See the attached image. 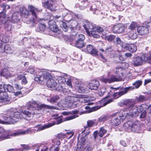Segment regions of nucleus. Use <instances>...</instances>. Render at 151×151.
Masks as SVG:
<instances>
[{
	"instance_id": "nucleus-24",
	"label": "nucleus",
	"mask_w": 151,
	"mask_h": 151,
	"mask_svg": "<svg viewBox=\"0 0 151 151\" xmlns=\"http://www.w3.org/2000/svg\"><path fill=\"white\" fill-rule=\"evenodd\" d=\"M8 20L7 16L4 14L3 12L0 13V22L2 24H5Z\"/></svg>"
},
{
	"instance_id": "nucleus-4",
	"label": "nucleus",
	"mask_w": 151,
	"mask_h": 151,
	"mask_svg": "<svg viewBox=\"0 0 151 151\" xmlns=\"http://www.w3.org/2000/svg\"><path fill=\"white\" fill-rule=\"evenodd\" d=\"M54 124H45L43 126H40V125H38L37 126L38 127H39L37 130H36L35 129H31L29 128L26 130L18 131L14 133H12V135L13 136H15L19 135L31 134L33 132L35 133L37 132L40 131L51 127Z\"/></svg>"
},
{
	"instance_id": "nucleus-19",
	"label": "nucleus",
	"mask_w": 151,
	"mask_h": 151,
	"mask_svg": "<svg viewBox=\"0 0 151 151\" xmlns=\"http://www.w3.org/2000/svg\"><path fill=\"white\" fill-rule=\"evenodd\" d=\"M89 32V34H88L90 36H92L96 38H98L99 37V34H100L101 33L102 34L103 32H104V30L102 29V30L101 32H99V29H94L92 31H90Z\"/></svg>"
},
{
	"instance_id": "nucleus-10",
	"label": "nucleus",
	"mask_w": 151,
	"mask_h": 151,
	"mask_svg": "<svg viewBox=\"0 0 151 151\" xmlns=\"http://www.w3.org/2000/svg\"><path fill=\"white\" fill-rule=\"evenodd\" d=\"M95 120H88L87 122V126L84 127V130L82 132V133H85V136L88 134L89 132V127H91L97 124L95 122Z\"/></svg>"
},
{
	"instance_id": "nucleus-39",
	"label": "nucleus",
	"mask_w": 151,
	"mask_h": 151,
	"mask_svg": "<svg viewBox=\"0 0 151 151\" xmlns=\"http://www.w3.org/2000/svg\"><path fill=\"white\" fill-rule=\"evenodd\" d=\"M1 75L4 76L8 77L10 76V74L7 69L4 68L3 69L1 72Z\"/></svg>"
},
{
	"instance_id": "nucleus-45",
	"label": "nucleus",
	"mask_w": 151,
	"mask_h": 151,
	"mask_svg": "<svg viewBox=\"0 0 151 151\" xmlns=\"http://www.w3.org/2000/svg\"><path fill=\"white\" fill-rule=\"evenodd\" d=\"M116 42L117 44L121 46L123 48V46H125V45H123V42H122L120 38L117 37L116 39Z\"/></svg>"
},
{
	"instance_id": "nucleus-21",
	"label": "nucleus",
	"mask_w": 151,
	"mask_h": 151,
	"mask_svg": "<svg viewBox=\"0 0 151 151\" xmlns=\"http://www.w3.org/2000/svg\"><path fill=\"white\" fill-rule=\"evenodd\" d=\"M89 2L87 1H81L80 3H78L76 5V8H79L81 10L84 9L87 6L89 5Z\"/></svg>"
},
{
	"instance_id": "nucleus-61",
	"label": "nucleus",
	"mask_w": 151,
	"mask_h": 151,
	"mask_svg": "<svg viewBox=\"0 0 151 151\" xmlns=\"http://www.w3.org/2000/svg\"><path fill=\"white\" fill-rule=\"evenodd\" d=\"M66 83L69 86L72 87V85L71 84V80L70 79H69L68 80Z\"/></svg>"
},
{
	"instance_id": "nucleus-28",
	"label": "nucleus",
	"mask_w": 151,
	"mask_h": 151,
	"mask_svg": "<svg viewBox=\"0 0 151 151\" xmlns=\"http://www.w3.org/2000/svg\"><path fill=\"white\" fill-rule=\"evenodd\" d=\"M60 26L65 32H67L68 30V28H69L71 31H72L73 29V27H68L66 25V23L62 21H60Z\"/></svg>"
},
{
	"instance_id": "nucleus-18",
	"label": "nucleus",
	"mask_w": 151,
	"mask_h": 151,
	"mask_svg": "<svg viewBox=\"0 0 151 151\" xmlns=\"http://www.w3.org/2000/svg\"><path fill=\"white\" fill-rule=\"evenodd\" d=\"M128 109L129 116L136 117L138 115L136 108L134 106L130 108H127Z\"/></svg>"
},
{
	"instance_id": "nucleus-17",
	"label": "nucleus",
	"mask_w": 151,
	"mask_h": 151,
	"mask_svg": "<svg viewBox=\"0 0 151 151\" xmlns=\"http://www.w3.org/2000/svg\"><path fill=\"white\" fill-rule=\"evenodd\" d=\"M28 8L29 11L31 12L32 15L37 19V13L40 12V10L32 5H29Z\"/></svg>"
},
{
	"instance_id": "nucleus-16",
	"label": "nucleus",
	"mask_w": 151,
	"mask_h": 151,
	"mask_svg": "<svg viewBox=\"0 0 151 151\" xmlns=\"http://www.w3.org/2000/svg\"><path fill=\"white\" fill-rule=\"evenodd\" d=\"M99 85V81L94 80L90 83L87 87L91 90H96L98 88Z\"/></svg>"
},
{
	"instance_id": "nucleus-25",
	"label": "nucleus",
	"mask_w": 151,
	"mask_h": 151,
	"mask_svg": "<svg viewBox=\"0 0 151 151\" xmlns=\"http://www.w3.org/2000/svg\"><path fill=\"white\" fill-rule=\"evenodd\" d=\"M131 102V99H126L121 101L118 103V104L120 106L123 107L124 105L128 106L130 105Z\"/></svg>"
},
{
	"instance_id": "nucleus-46",
	"label": "nucleus",
	"mask_w": 151,
	"mask_h": 151,
	"mask_svg": "<svg viewBox=\"0 0 151 151\" xmlns=\"http://www.w3.org/2000/svg\"><path fill=\"white\" fill-rule=\"evenodd\" d=\"M135 108H136L137 112H138V114L141 113L142 111H143L144 109L142 105H138L134 106Z\"/></svg>"
},
{
	"instance_id": "nucleus-2",
	"label": "nucleus",
	"mask_w": 151,
	"mask_h": 151,
	"mask_svg": "<svg viewBox=\"0 0 151 151\" xmlns=\"http://www.w3.org/2000/svg\"><path fill=\"white\" fill-rule=\"evenodd\" d=\"M31 113L28 111H23L20 113L19 112H9L7 114H0V123L9 124L18 122L22 118L27 119V117H30Z\"/></svg>"
},
{
	"instance_id": "nucleus-58",
	"label": "nucleus",
	"mask_w": 151,
	"mask_h": 151,
	"mask_svg": "<svg viewBox=\"0 0 151 151\" xmlns=\"http://www.w3.org/2000/svg\"><path fill=\"white\" fill-rule=\"evenodd\" d=\"M27 24H32V26H34L35 24V21L34 19H29V21L27 22Z\"/></svg>"
},
{
	"instance_id": "nucleus-38",
	"label": "nucleus",
	"mask_w": 151,
	"mask_h": 151,
	"mask_svg": "<svg viewBox=\"0 0 151 151\" xmlns=\"http://www.w3.org/2000/svg\"><path fill=\"white\" fill-rule=\"evenodd\" d=\"M137 26V24L136 23L133 22L130 24L127 31H135L136 28Z\"/></svg>"
},
{
	"instance_id": "nucleus-12",
	"label": "nucleus",
	"mask_w": 151,
	"mask_h": 151,
	"mask_svg": "<svg viewBox=\"0 0 151 151\" xmlns=\"http://www.w3.org/2000/svg\"><path fill=\"white\" fill-rule=\"evenodd\" d=\"M125 27L121 24H118L114 25L113 27V31L116 33H120L124 32Z\"/></svg>"
},
{
	"instance_id": "nucleus-51",
	"label": "nucleus",
	"mask_w": 151,
	"mask_h": 151,
	"mask_svg": "<svg viewBox=\"0 0 151 151\" xmlns=\"http://www.w3.org/2000/svg\"><path fill=\"white\" fill-rule=\"evenodd\" d=\"M115 37V36L112 35H107L106 36V38L107 40L110 41H111L113 40Z\"/></svg>"
},
{
	"instance_id": "nucleus-55",
	"label": "nucleus",
	"mask_w": 151,
	"mask_h": 151,
	"mask_svg": "<svg viewBox=\"0 0 151 151\" xmlns=\"http://www.w3.org/2000/svg\"><path fill=\"white\" fill-rule=\"evenodd\" d=\"M5 46L2 43H0V52H4L5 51Z\"/></svg>"
},
{
	"instance_id": "nucleus-47",
	"label": "nucleus",
	"mask_w": 151,
	"mask_h": 151,
	"mask_svg": "<svg viewBox=\"0 0 151 151\" xmlns=\"http://www.w3.org/2000/svg\"><path fill=\"white\" fill-rule=\"evenodd\" d=\"M100 50H101L102 52H105V53L107 54H109L110 52L113 51V49L110 46L107 47L106 49V50L105 51L102 49H100Z\"/></svg>"
},
{
	"instance_id": "nucleus-56",
	"label": "nucleus",
	"mask_w": 151,
	"mask_h": 151,
	"mask_svg": "<svg viewBox=\"0 0 151 151\" xmlns=\"http://www.w3.org/2000/svg\"><path fill=\"white\" fill-rule=\"evenodd\" d=\"M65 137V135L63 133H60L58 134L57 135V137L59 139H61L64 138Z\"/></svg>"
},
{
	"instance_id": "nucleus-20",
	"label": "nucleus",
	"mask_w": 151,
	"mask_h": 151,
	"mask_svg": "<svg viewBox=\"0 0 151 151\" xmlns=\"http://www.w3.org/2000/svg\"><path fill=\"white\" fill-rule=\"evenodd\" d=\"M137 32L140 35H143L148 32V28L146 27L140 26L137 28Z\"/></svg>"
},
{
	"instance_id": "nucleus-8",
	"label": "nucleus",
	"mask_w": 151,
	"mask_h": 151,
	"mask_svg": "<svg viewBox=\"0 0 151 151\" xmlns=\"http://www.w3.org/2000/svg\"><path fill=\"white\" fill-rule=\"evenodd\" d=\"M84 27L88 34H89L90 31H92L94 29H99V32H101L102 30V28L101 27L99 26L96 27V25L90 22H86Z\"/></svg>"
},
{
	"instance_id": "nucleus-53",
	"label": "nucleus",
	"mask_w": 151,
	"mask_h": 151,
	"mask_svg": "<svg viewBox=\"0 0 151 151\" xmlns=\"http://www.w3.org/2000/svg\"><path fill=\"white\" fill-rule=\"evenodd\" d=\"M78 38L77 40L82 41L83 42L85 38L84 36L83 35L79 34L78 37Z\"/></svg>"
},
{
	"instance_id": "nucleus-42",
	"label": "nucleus",
	"mask_w": 151,
	"mask_h": 151,
	"mask_svg": "<svg viewBox=\"0 0 151 151\" xmlns=\"http://www.w3.org/2000/svg\"><path fill=\"white\" fill-rule=\"evenodd\" d=\"M107 131L103 127L100 128L98 135L100 137H102L104 134L106 133Z\"/></svg>"
},
{
	"instance_id": "nucleus-48",
	"label": "nucleus",
	"mask_w": 151,
	"mask_h": 151,
	"mask_svg": "<svg viewBox=\"0 0 151 151\" xmlns=\"http://www.w3.org/2000/svg\"><path fill=\"white\" fill-rule=\"evenodd\" d=\"M35 70L34 69V68L33 67H32L30 66L29 67V68L27 70V71L29 73L31 74H33L35 72L36 73V75L37 76V74H38L40 72L37 73V72H35Z\"/></svg>"
},
{
	"instance_id": "nucleus-36",
	"label": "nucleus",
	"mask_w": 151,
	"mask_h": 151,
	"mask_svg": "<svg viewBox=\"0 0 151 151\" xmlns=\"http://www.w3.org/2000/svg\"><path fill=\"white\" fill-rule=\"evenodd\" d=\"M78 111H72L71 112V114L73 115L71 116H68L66 118V120H70L74 119H75L78 117Z\"/></svg>"
},
{
	"instance_id": "nucleus-43",
	"label": "nucleus",
	"mask_w": 151,
	"mask_h": 151,
	"mask_svg": "<svg viewBox=\"0 0 151 151\" xmlns=\"http://www.w3.org/2000/svg\"><path fill=\"white\" fill-rule=\"evenodd\" d=\"M142 82L141 80L136 81L133 84V86L136 88H138L142 85Z\"/></svg>"
},
{
	"instance_id": "nucleus-32",
	"label": "nucleus",
	"mask_w": 151,
	"mask_h": 151,
	"mask_svg": "<svg viewBox=\"0 0 151 151\" xmlns=\"http://www.w3.org/2000/svg\"><path fill=\"white\" fill-rule=\"evenodd\" d=\"M46 26V25L44 23H40L36 29V30L37 32H42L45 29Z\"/></svg>"
},
{
	"instance_id": "nucleus-60",
	"label": "nucleus",
	"mask_w": 151,
	"mask_h": 151,
	"mask_svg": "<svg viewBox=\"0 0 151 151\" xmlns=\"http://www.w3.org/2000/svg\"><path fill=\"white\" fill-rule=\"evenodd\" d=\"M151 82V79H145V82L144 83V85L145 86L147 83H150Z\"/></svg>"
},
{
	"instance_id": "nucleus-44",
	"label": "nucleus",
	"mask_w": 151,
	"mask_h": 151,
	"mask_svg": "<svg viewBox=\"0 0 151 151\" xmlns=\"http://www.w3.org/2000/svg\"><path fill=\"white\" fill-rule=\"evenodd\" d=\"M145 100V97L143 95H140L139 96L137 97L136 98V101L139 102H142Z\"/></svg>"
},
{
	"instance_id": "nucleus-11",
	"label": "nucleus",
	"mask_w": 151,
	"mask_h": 151,
	"mask_svg": "<svg viewBox=\"0 0 151 151\" xmlns=\"http://www.w3.org/2000/svg\"><path fill=\"white\" fill-rule=\"evenodd\" d=\"M134 88V87L132 86H129L122 88V91L114 93V97L115 98H117L122 95L126 93L127 92L131 90Z\"/></svg>"
},
{
	"instance_id": "nucleus-57",
	"label": "nucleus",
	"mask_w": 151,
	"mask_h": 151,
	"mask_svg": "<svg viewBox=\"0 0 151 151\" xmlns=\"http://www.w3.org/2000/svg\"><path fill=\"white\" fill-rule=\"evenodd\" d=\"M122 67L121 68L124 69H124L126 68H127L129 67V64L125 62H122Z\"/></svg>"
},
{
	"instance_id": "nucleus-23",
	"label": "nucleus",
	"mask_w": 151,
	"mask_h": 151,
	"mask_svg": "<svg viewBox=\"0 0 151 151\" xmlns=\"http://www.w3.org/2000/svg\"><path fill=\"white\" fill-rule=\"evenodd\" d=\"M66 77V76H64V74L63 73H62L60 75H58L56 76V78L58 83L61 84H64L65 83L66 81L65 78Z\"/></svg>"
},
{
	"instance_id": "nucleus-41",
	"label": "nucleus",
	"mask_w": 151,
	"mask_h": 151,
	"mask_svg": "<svg viewBox=\"0 0 151 151\" xmlns=\"http://www.w3.org/2000/svg\"><path fill=\"white\" fill-rule=\"evenodd\" d=\"M85 135L86 134L84 133ZM86 136L85 135L84 137H83L80 138V141L78 142V144L79 145H80L81 147L85 145V141L86 140V138L85 137Z\"/></svg>"
},
{
	"instance_id": "nucleus-27",
	"label": "nucleus",
	"mask_w": 151,
	"mask_h": 151,
	"mask_svg": "<svg viewBox=\"0 0 151 151\" xmlns=\"http://www.w3.org/2000/svg\"><path fill=\"white\" fill-rule=\"evenodd\" d=\"M4 89L5 91L13 93L14 92V89L12 86L9 84H4L3 86Z\"/></svg>"
},
{
	"instance_id": "nucleus-29",
	"label": "nucleus",
	"mask_w": 151,
	"mask_h": 151,
	"mask_svg": "<svg viewBox=\"0 0 151 151\" xmlns=\"http://www.w3.org/2000/svg\"><path fill=\"white\" fill-rule=\"evenodd\" d=\"M86 50L87 52L92 54L96 55L97 53L96 50L94 48L92 45H87Z\"/></svg>"
},
{
	"instance_id": "nucleus-6",
	"label": "nucleus",
	"mask_w": 151,
	"mask_h": 151,
	"mask_svg": "<svg viewBox=\"0 0 151 151\" xmlns=\"http://www.w3.org/2000/svg\"><path fill=\"white\" fill-rule=\"evenodd\" d=\"M141 125L138 121H136L133 123L128 122L125 123L124 125V129L128 132L132 131L139 132L140 129Z\"/></svg>"
},
{
	"instance_id": "nucleus-35",
	"label": "nucleus",
	"mask_w": 151,
	"mask_h": 151,
	"mask_svg": "<svg viewBox=\"0 0 151 151\" xmlns=\"http://www.w3.org/2000/svg\"><path fill=\"white\" fill-rule=\"evenodd\" d=\"M8 98V95L6 91L2 90L0 91V99L5 101L7 100Z\"/></svg>"
},
{
	"instance_id": "nucleus-52",
	"label": "nucleus",
	"mask_w": 151,
	"mask_h": 151,
	"mask_svg": "<svg viewBox=\"0 0 151 151\" xmlns=\"http://www.w3.org/2000/svg\"><path fill=\"white\" fill-rule=\"evenodd\" d=\"M107 119V117L106 116H102L98 119V120L100 122H104Z\"/></svg>"
},
{
	"instance_id": "nucleus-15",
	"label": "nucleus",
	"mask_w": 151,
	"mask_h": 151,
	"mask_svg": "<svg viewBox=\"0 0 151 151\" xmlns=\"http://www.w3.org/2000/svg\"><path fill=\"white\" fill-rule=\"evenodd\" d=\"M123 48L125 50L131 52H135L137 50V47L134 44H126L125 46H123Z\"/></svg>"
},
{
	"instance_id": "nucleus-62",
	"label": "nucleus",
	"mask_w": 151,
	"mask_h": 151,
	"mask_svg": "<svg viewBox=\"0 0 151 151\" xmlns=\"http://www.w3.org/2000/svg\"><path fill=\"white\" fill-rule=\"evenodd\" d=\"M83 151H91V149L89 146H87L83 149Z\"/></svg>"
},
{
	"instance_id": "nucleus-31",
	"label": "nucleus",
	"mask_w": 151,
	"mask_h": 151,
	"mask_svg": "<svg viewBox=\"0 0 151 151\" xmlns=\"http://www.w3.org/2000/svg\"><path fill=\"white\" fill-rule=\"evenodd\" d=\"M109 123L112 126H117L120 123V121L118 118H115L110 120Z\"/></svg>"
},
{
	"instance_id": "nucleus-1",
	"label": "nucleus",
	"mask_w": 151,
	"mask_h": 151,
	"mask_svg": "<svg viewBox=\"0 0 151 151\" xmlns=\"http://www.w3.org/2000/svg\"><path fill=\"white\" fill-rule=\"evenodd\" d=\"M83 96L81 95L73 94L72 96H66L65 99V102L61 101L58 103V105L60 108H57L53 106H49L45 104H42L39 105L35 101H29L27 104L28 109L30 110H34L39 109H41L43 108L48 109H64L63 108L65 107L67 105L69 107L74 108L76 106L78 102H79L80 99L83 98Z\"/></svg>"
},
{
	"instance_id": "nucleus-22",
	"label": "nucleus",
	"mask_w": 151,
	"mask_h": 151,
	"mask_svg": "<svg viewBox=\"0 0 151 151\" xmlns=\"http://www.w3.org/2000/svg\"><path fill=\"white\" fill-rule=\"evenodd\" d=\"M11 137H13L12 133L9 131H6L3 134L1 137H0V141L4 139L10 138Z\"/></svg>"
},
{
	"instance_id": "nucleus-14",
	"label": "nucleus",
	"mask_w": 151,
	"mask_h": 151,
	"mask_svg": "<svg viewBox=\"0 0 151 151\" xmlns=\"http://www.w3.org/2000/svg\"><path fill=\"white\" fill-rule=\"evenodd\" d=\"M49 27L51 30L53 32L59 33L60 32L56 22L52 20H50L48 23Z\"/></svg>"
},
{
	"instance_id": "nucleus-26",
	"label": "nucleus",
	"mask_w": 151,
	"mask_h": 151,
	"mask_svg": "<svg viewBox=\"0 0 151 151\" xmlns=\"http://www.w3.org/2000/svg\"><path fill=\"white\" fill-rule=\"evenodd\" d=\"M70 44L73 46H75L78 48H82L84 46L83 42L78 40L76 41L75 43L71 42Z\"/></svg>"
},
{
	"instance_id": "nucleus-49",
	"label": "nucleus",
	"mask_w": 151,
	"mask_h": 151,
	"mask_svg": "<svg viewBox=\"0 0 151 151\" xmlns=\"http://www.w3.org/2000/svg\"><path fill=\"white\" fill-rule=\"evenodd\" d=\"M22 147H23V150L21 149H18L16 150V151H23V150H26L29 149V147L28 145H22Z\"/></svg>"
},
{
	"instance_id": "nucleus-5",
	"label": "nucleus",
	"mask_w": 151,
	"mask_h": 151,
	"mask_svg": "<svg viewBox=\"0 0 151 151\" xmlns=\"http://www.w3.org/2000/svg\"><path fill=\"white\" fill-rule=\"evenodd\" d=\"M30 15L29 12L24 8H21L19 12H16L14 13L12 17V20L14 22H17L19 21L20 17L25 18L27 19Z\"/></svg>"
},
{
	"instance_id": "nucleus-59",
	"label": "nucleus",
	"mask_w": 151,
	"mask_h": 151,
	"mask_svg": "<svg viewBox=\"0 0 151 151\" xmlns=\"http://www.w3.org/2000/svg\"><path fill=\"white\" fill-rule=\"evenodd\" d=\"M50 151H58L59 149L58 147H54L52 146L50 149Z\"/></svg>"
},
{
	"instance_id": "nucleus-64",
	"label": "nucleus",
	"mask_w": 151,
	"mask_h": 151,
	"mask_svg": "<svg viewBox=\"0 0 151 151\" xmlns=\"http://www.w3.org/2000/svg\"><path fill=\"white\" fill-rule=\"evenodd\" d=\"M146 112L145 111H144L143 112H142L140 116V118H144L146 116Z\"/></svg>"
},
{
	"instance_id": "nucleus-37",
	"label": "nucleus",
	"mask_w": 151,
	"mask_h": 151,
	"mask_svg": "<svg viewBox=\"0 0 151 151\" xmlns=\"http://www.w3.org/2000/svg\"><path fill=\"white\" fill-rule=\"evenodd\" d=\"M14 52L12 47H10L9 45H6L5 46V52L7 53H12Z\"/></svg>"
},
{
	"instance_id": "nucleus-9",
	"label": "nucleus",
	"mask_w": 151,
	"mask_h": 151,
	"mask_svg": "<svg viewBox=\"0 0 151 151\" xmlns=\"http://www.w3.org/2000/svg\"><path fill=\"white\" fill-rule=\"evenodd\" d=\"M118 114V115L121 121H123L128 116H129L128 109L127 108L122 109L114 115V116Z\"/></svg>"
},
{
	"instance_id": "nucleus-54",
	"label": "nucleus",
	"mask_w": 151,
	"mask_h": 151,
	"mask_svg": "<svg viewBox=\"0 0 151 151\" xmlns=\"http://www.w3.org/2000/svg\"><path fill=\"white\" fill-rule=\"evenodd\" d=\"M1 6L2 8H3V12H5L6 9H9L10 8V6H9V5H6V4H2Z\"/></svg>"
},
{
	"instance_id": "nucleus-3",
	"label": "nucleus",
	"mask_w": 151,
	"mask_h": 151,
	"mask_svg": "<svg viewBox=\"0 0 151 151\" xmlns=\"http://www.w3.org/2000/svg\"><path fill=\"white\" fill-rule=\"evenodd\" d=\"M51 74L47 72H40L35 78V80L40 83L43 84L46 82L47 86L49 88H55L59 90L63 91V87L57 84L55 80L52 78Z\"/></svg>"
},
{
	"instance_id": "nucleus-34",
	"label": "nucleus",
	"mask_w": 151,
	"mask_h": 151,
	"mask_svg": "<svg viewBox=\"0 0 151 151\" xmlns=\"http://www.w3.org/2000/svg\"><path fill=\"white\" fill-rule=\"evenodd\" d=\"M76 85H77V87H78V92L84 93L86 91V89L85 87L82 86V85H81L79 84V81L77 80L76 82Z\"/></svg>"
},
{
	"instance_id": "nucleus-30",
	"label": "nucleus",
	"mask_w": 151,
	"mask_h": 151,
	"mask_svg": "<svg viewBox=\"0 0 151 151\" xmlns=\"http://www.w3.org/2000/svg\"><path fill=\"white\" fill-rule=\"evenodd\" d=\"M135 31H127L129 37L132 40L136 39L137 37V35Z\"/></svg>"
},
{
	"instance_id": "nucleus-40",
	"label": "nucleus",
	"mask_w": 151,
	"mask_h": 151,
	"mask_svg": "<svg viewBox=\"0 0 151 151\" xmlns=\"http://www.w3.org/2000/svg\"><path fill=\"white\" fill-rule=\"evenodd\" d=\"M60 97L58 96H54L50 99H47V100L51 103H54L58 100H59Z\"/></svg>"
},
{
	"instance_id": "nucleus-50",
	"label": "nucleus",
	"mask_w": 151,
	"mask_h": 151,
	"mask_svg": "<svg viewBox=\"0 0 151 151\" xmlns=\"http://www.w3.org/2000/svg\"><path fill=\"white\" fill-rule=\"evenodd\" d=\"M106 89L104 87L101 88L98 91L99 95L100 96H102L105 92Z\"/></svg>"
},
{
	"instance_id": "nucleus-63",
	"label": "nucleus",
	"mask_w": 151,
	"mask_h": 151,
	"mask_svg": "<svg viewBox=\"0 0 151 151\" xmlns=\"http://www.w3.org/2000/svg\"><path fill=\"white\" fill-rule=\"evenodd\" d=\"M83 148V146L81 147L80 145L78 144V147L76 149V151H81V150Z\"/></svg>"
},
{
	"instance_id": "nucleus-13",
	"label": "nucleus",
	"mask_w": 151,
	"mask_h": 151,
	"mask_svg": "<svg viewBox=\"0 0 151 151\" xmlns=\"http://www.w3.org/2000/svg\"><path fill=\"white\" fill-rule=\"evenodd\" d=\"M101 81L105 83H110L115 81H119V79L116 78L115 75H112L110 76L109 78H107L104 77L101 78Z\"/></svg>"
},
{
	"instance_id": "nucleus-33",
	"label": "nucleus",
	"mask_w": 151,
	"mask_h": 151,
	"mask_svg": "<svg viewBox=\"0 0 151 151\" xmlns=\"http://www.w3.org/2000/svg\"><path fill=\"white\" fill-rule=\"evenodd\" d=\"M114 71L115 74L118 75L119 77H121L123 76V72L124 69L121 67L116 68L114 69Z\"/></svg>"
},
{
	"instance_id": "nucleus-7",
	"label": "nucleus",
	"mask_w": 151,
	"mask_h": 151,
	"mask_svg": "<svg viewBox=\"0 0 151 151\" xmlns=\"http://www.w3.org/2000/svg\"><path fill=\"white\" fill-rule=\"evenodd\" d=\"M148 58L145 54L142 55L141 57H134L132 60V63L135 66L142 65L144 62L148 61Z\"/></svg>"
}]
</instances>
